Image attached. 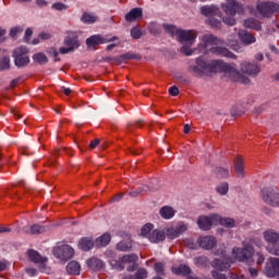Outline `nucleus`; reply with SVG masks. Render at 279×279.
Instances as JSON below:
<instances>
[{"label": "nucleus", "instance_id": "1", "mask_svg": "<svg viewBox=\"0 0 279 279\" xmlns=\"http://www.w3.org/2000/svg\"><path fill=\"white\" fill-rule=\"evenodd\" d=\"M189 73H192L194 77H204L206 75H210V73H230L231 75H235L238 82L241 84H250V77L241 75L234 66L223 62L222 60H211L206 61L204 57H197L195 59V64L190 65L187 68Z\"/></svg>", "mask_w": 279, "mask_h": 279}, {"label": "nucleus", "instance_id": "2", "mask_svg": "<svg viewBox=\"0 0 279 279\" xmlns=\"http://www.w3.org/2000/svg\"><path fill=\"white\" fill-rule=\"evenodd\" d=\"M162 27L165 32L170 34V36H177V40L183 45L181 52L184 53V56H193L191 47H193L195 38H197V32L178 29L175 26L170 24H163Z\"/></svg>", "mask_w": 279, "mask_h": 279}, {"label": "nucleus", "instance_id": "3", "mask_svg": "<svg viewBox=\"0 0 279 279\" xmlns=\"http://www.w3.org/2000/svg\"><path fill=\"white\" fill-rule=\"evenodd\" d=\"M221 9L227 14V16L222 19L223 23L226 25H230L231 27L236 25V20L234 16L243 12V5H241L235 0H227L226 3L221 4Z\"/></svg>", "mask_w": 279, "mask_h": 279}, {"label": "nucleus", "instance_id": "4", "mask_svg": "<svg viewBox=\"0 0 279 279\" xmlns=\"http://www.w3.org/2000/svg\"><path fill=\"white\" fill-rule=\"evenodd\" d=\"M63 45L65 47L59 49L61 54L71 53L75 51V49H80V36L77 35V32H66Z\"/></svg>", "mask_w": 279, "mask_h": 279}, {"label": "nucleus", "instance_id": "5", "mask_svg": "<svg viewBox=\"0 0 279 279\" xmlns=\"http://www.w3.org/2000/svg\"><path fill=\"white\" fill-rule=\"evenodd\" d=\"M243 247H233L232 255L235 260H239L240 263H244V260H247L248 258H252L254 255V246L251 243L243 242Z\"/></svg>", "mask_w": 279, "mask_h": 279}, {"label": "nucleus", "instance_id": "6", "mask_svg": "<svg viewBox=\"0 0 279 279\" xmlns=\"http://www.w3.org/2000/svg\"><path fill=\"white\" fill-rule=\"evenodd\" d=\"M29 50L25 46H21L16 48L13 52L14 63L15 66H19L21 69L22 66H27L29 64Z\"/></svg>", "mask_w": 279, "mask_h": 279}, {"label": "nucleus", "instance_id": "7", "mask_svg": "<svg viewBox=\"0 0 279 279\" xmlns=\"http://www.w3.org/2000/svg\"><path fill=\"white\" fill-rule=\"evenodd\" d=\"M262 199L268 206H279V191L277 187H266L262 190Z\"/></svg>", "mask_w": 279, "mask_h": 279}, {"label": "nucleus", "instance_id": "8", "mask_svg": "<svg viewBox=\"0 0 279 279\" xmlns=\"http://www.w3.org/2000/svg\"><path fill=\"white\" fill-rule=\"evenodd\" d=\"M219 223V215L211 214L209 216H201L197 219V226L201 230H209L213 228V225Z\"/></svg>", "mask_w": 279, "mask_h": 279}, {"label": "nucleus", "instance_id": "9", "mask_svg": "<svg viewBox=\"0 0 279 279\" xmlns=\"http://www.w3.org/2000/svg\"><path fill=\"white\" fill-rule=\"evenodd\" d=\"M114 40H119V37H104L101 35H93L86 39V45L88 49H93L97 47V45H106V43H114Z\"/></svg>", "mask_w": 279, "mask_h": 279}, {"label": "nucleus", "instance_id": "10", "mask_svg": "<svg viewBox=\"0 0 279 279\" xmlns=\"http://www.w3.org/2000/svg\"><path fill=\"white\" fill-rule=\"evenodd\" d=\"M257 11L262 16L269 19L274 12H279V4L275 2H262L257 4Z\"/></svg>", "mask_w": 279, "mask_h": 279}, {"label": "nucleus", "instance_id": "11", "mask_svg": "<svg viewBox=\"0 0 279 279\" xmlns=\"http://www.w3.org/2000/svg\"><path fill=\"white\" fill-rule=\"evenodd\" d=\"M73 254H74L73 247H71L68 244L57 246L53 248V255L57 258H60L61 260H69L73 258Z\"/></svg>", "mask_w": 279, "mask_h": 279}, {"label": "nucleus", "instance_id": "12", "mask_svg": "<svg viewBox=\"0 0 279 279\" xmlns=\"http://www.w3.org/2000/svg\"><path fill=\"white\" fill-rule=\"evenodd\" d=\"M264 271L268 278H275V276H279V258L270 257L268 263H266Z\"/></svg>", "mask_w": 279, "mask_h": 279}, {"label": "nucleus", "instance_id": "13", "mask_svg": "<svg viewBox=\"0 0 279 279\" xmlns=\"http://www.w3.org/2000/svg\"><path fill=\"white\" fill-rule=\"evenodd\" d=\"M186 230H189V227L184 225V222H181L174 228L167 229L166 236L171 240L178 239V236H180V234H184Z\"/></svg>", "mask_w": 279, "mask_h": 279}, {"label": "nucleus", "instance_id": "14", "mask_svg": "<svg viewBox=\"0 0 279 279\" xmlns=\"http://www.w3.org/2000/svg\"><path fill=\"white\" fill-rule=\"evenodd\" d=\"M27 254L32 263H35L36 265H40L39 267L40 271H46L45 263L47 262V257H41L40 254L34 250H29Z\"/></svg>", "mask_w": 279, "mask_h": 279}, {"label": "nucleus", "instance_id": "15", "mask_svg": "<svg viewBox=\"0 0 279 279\" xmlns=\"http://www.w3.org/2000/svg\"><path fill=\"white\" fill-rule=\"evenodd\" d=\"M242 73H246V75H251V77H256L258 73H260V65L256 63H247L244 62L241 64Z\"/></svg>", "mask_w": 279, "mask_h": 279}, {"label": "nucleus", "instance_id": "16", "mask_svg": "<svg viewBox=\"0 0 279 279\" xmlns=\"http://www.w3.org/2000/svg\"><path fill=\"white\" fill-rule=\"evenodd\" d=\"M210 53H215V56H221V58H230L231 60H236V54L229 51L226 47H211L209 49Z\"/></svg>", "mask_w": 279, "mask_h": 279}, {"label": "nucleus", "instance_id": "17", "mask_svg": "<svg viewBox=\"0 0 279 279\" xmlns=\"http://www.w3.org/2000/svg\"><path fill=\"white\" fill-rule=\"evenodd\" d=\"M197 242L203 250H213V247L217 245V239L210 235L201 236L198 238Z\"/></svg>", "mask_w": 279, "mask_h": 279}, {"label": "nucleus", "instance_id": "18", "mask_svg": "<svg viewBox=\"0 0 279 279\" xmlns=\"http://www.w3.org/2000/svg\"><path fill=\"white\" fill-rule=\"evenodd\" d=\"M233 168L236 178L243 180V178H245V166L243 165V158L236 157L233 161Z\"/></svg>", "mask_w": 279, "mask_h": 279}, {"label": "nucleus", "instance_id": "19", "mask_svg": "<svg viewBox=\"0 0 279 279\" xmlns=\"http://www.w3.org/2000/svg\"><path fill=\"white\" fill-rule=\"evenodd\" d=\"M166 239H167V233L162 230L156 229L148 234V240L150 241V243H161Z\"/></svg>", "mask_w": 279, "mask_h": 279}, {"label": "nucleus", "instance_id": "20", "mask_svg": "<svg viewBox=\"0 0 279 279\" xmlns=\"http://www.w3.org/2000/svg\"><path fill=\"white\" fill-rule=\"evenodd\" d=\"M230 263H232V258L228 257L225 259H214L213 267L214 269H219V271H226V269H230Z\"/></svg>", "mask_w": 279, "mask_h": 279}, {"label": "nucleus", "instance_id": "21", "mask_svg": "<svg viewBox=\"0 0 279 279\" xmlns=\"http://www.w3.org/2000/svg\"><path fill=\"white\" fill-rule=\"evenodd\" d=\"M87 266L92 271H100V269H104L106 267V264H104V260L97 258V257H92L87 259Z\"/></svg>", "mask_w": 279, "mask_h": 279}, {"label": "nucleus", "instance_id": "22", "mask_svg": "<svg viewBox=\"0 0 279 279\" xmlns=\"http://www.w3.org/2000/svg\"><path fill=\"white\" fill-rule=\"evenodd\" d=\"M264 239L270 245H276L279 241V233L274 231V229H268L264 232Z\"/></svg>", "mask_w": 279, "mask_h": 279}, {"label": "nucleus", "instance_id": "23", "mask_svg": "<svg viewBox=\"0 0 279 279\" xmlns=\"http://www.w3.org/2000/svg\"><path fill=\"white\" fill-rule=\"evenodd\" d=\"M143 17V9L134 8L129 13L125 14V21L128 23H132V21H136V19Z\"/></svg>", "mask_w": 279, "mask_h": 279}, {"label": "nucleus", "instance_id": "24", "mask_svg": "<svg viewBox=\"0 0 279 279\" xmlns=\"http://www.w3.org/2000/svg\"><path fill=\"white\" fill-rule=\"evenodd\" d=\"M201 13L209 19L213 16H218L219 8L215 5H204L201 8Z\"/></svg>", "mask_w": 279, "mask_h": 279}, {"label": "nucleus", "instance_id": "25", "mask_svg": "<svg viewBox=\"0 0 279 279\" xmlns=\"http://www.w3.org/2000/svg\"><path fill=\"white\" fill-rule=\"evenodd\" d=\"M239 38L244 45H253V43H256V37L247 31H240Z\"/></svg>", "mask_w": 279, "mask_h": 279}, {"label": "nucleus", "instance_id": "26", "mask_svg": "<svg viewBox=\"0 0 279 279\" xmlns=\"http://www.w3.org/2000/svg\"><path fill=\"white\" fill-rule=\"evenodd\" d=\"M78 247L83 250V252H89V250L95 247V242H93V238H83L78 242Z\"/></svg>", "mask_w": 279, "mask_h": 279}, {"label": "nucleus", "instance_id": "27", "mask_svg": "<svg viewBox=\"0 0 279 279\" xmlns=\"http://www.w3.org/2000/svg\"><path fill=\"white\" fill-rule=\"evenodd\" d=\"M25 234H43L45 232V227L39 225L26 226L23 228Z\"/></svg>", "mask_w": 279, "mask_h": 279}, {"label": "nucleus", "instance_id": "28", "mask_svg": "<svg viewBox=\"0 0 279 279\" xmlns=\"http://www.w3.org/2000/svg\"><path fill=\"white\" fill-rule=\"evenodd\" d=\"M244 27H246L248 29H255L256 32H260L263 29V26L260 25V22H258L254 17L246 19L244 21Z\"/></svg>", "mask_w": 279, "mask_h": 279}, {"label": "nucleus", "instance_id": "29", "mask_svg": "<svg viewBox=\"0 0 279 279\" xmlns=\"http://www.w3.org/2000/svg\"><path fill=\"white\" fill-rule=\"evenodd\" d=\"M159 215L162 219H173L175 217V210L171 206H163L160 208Z\"/></svg>", "mask_w": 279, "mask_h": 279}, {"label": "nucleus", "instance_id": "30", "mask_svg": "<svg viewBox=\"0 0 279 279\" xmlns=\"http://www.w3.org/2000/svg\"><path fill=\"white\" fill-rule=\"evenodd\" d=\"M111 239L112 238L110 236V233H104L98 239H96V247H106L110 244Z\"/></svg>", "mask_w": 279, "mask_h": 279}, {"label": "nucleus", "instance_id": "31", "mask_svg": "<svg viewBox=\"0 0 279 279\" xmlns=\"http://www.w3.org/2000/svg\"><path fill=\"white\" fill-rule=\"evenodd\" d=\"M202 41L205 45H221V40H219V38H217V36L213 35V34H205L202 37Z\"/></svg>", "mask_w": 279, "mask_h": 279}, {"label": "nucleus", "instance_id": "32", "mask_svg": "<svg viewBox=\"0 0 279 279\" xmlns=\"http://www.w3.org/2000/svg\"><path fill=\"white\" fill-rule=\"evenodd\" d=\"M117 250L119 252H130L132 250V240H122L117 244Z\"/></svg>", "mask_w": 279, "mask_h": 279}, {"label": "nucleus", "instance_id": "33", "mask_svg": "<svg viewBox=\"0 0 279 279\" xmlns=\"http://www.w3.org/2000/svg\"><path fill=\"white\" fill-rule=\"evenodd\" d=\"M68 274L72 276H80V263L77 262H70L66 266Z\"/></svg>", "mask_w": 279, "mask_h": 279}, {"label": "nucleus", "instance_id": "34", "mask_svg": "<svg viewBox=\"0 0 279 279\" xmlns=\"http://www.w3.org/2000/svg\"><path fill=\"white\" fill-rule=\"evenodd\" d=\"M142 56L141 54H136L134 52H126L122 56H120L117 60V62H123V60H142Z\"/></svg>", "mask_w": 279, "mask_h": 279}, {"label": "nucleus", "instance_id": "35", "mask_svg": "<svg viewBox=\"0 0 279 279\" xmlns=\"http://www.w3.org/2000/svg\"><path fill=\"white\" fill-rule=\"evenodd\" d=\"M172 271L178 276H180V274H182V276H189L191 274V267L187 265H179L178 268H172Z\"/></svg>", "mask_w": 279, "mask_h": 279}, {"label": "nucleus", "instance_id": "36", "mask_svg": "<svg viewBox=\"0 0 279 279\" xmlns=\"http://www.w3.org/2000/svg\"><path fill=\"white\" fill-rule=\"evenodd\" d=\"M136 260H138V255L136 254H128V255H124L120 258V263L122 264H129V263H136Z\"/></svg>", "mask_w": 279, "mask_h": 279}, {"label": "nucleus", "instance_id": "37", "mask_svg": "<svg viewBox=\"0 0 279 279\" xmlns=\"http://www.w3.org/2000/svg\"><path fill=\"white\" fill-rule=\"evenodd\" d=\"M81 21L83 23H87V24H90V23H97V16L93 13H83L82 17H81Z\"/></svg>", "mask_w": 279, "mask_h": 279}, {"label": "nucleus", "instance_id": "38", "mask_svg": "<svg viewBox=\"0 0 279 279\" xmlns=\"http://www.w3.org/2000/svg\"><path fill=\"white\" fill-rule=\"evenodd\" d=\"M218 223L225 226V228H234V219L232 218H221V216H219Z\"/></svg>", "mask_w": 279, "mask_h": 279}, {"label": "nucleus", "instance_id": "39", "mask_svg": "<svg viewBox=\"0 0 279 279\" xmlns=\"http://www.w3.org/2000/svg\"><path fill=\"white\" fill-rule=\"evenodd\" d=\"M33 60L35 62H38V64H47V62H48L47 54L43 53V52H38V53L34 54Z\"/></svg>", "mask_w": 279, "mask_h": 279}, {"label": "nucleus", "instance_id": "40", "mask_svg": "<svg viewBox=\"0 0 279 279\" xmlns=\"http://www.w3.org/2000/svg\"><path fill=\"white\" fill-rule=\"evenodd\" d=\"M154 270L157 276H167V272H165V264H162V262L155 263Z\"/></svg>", "mask_w": 279, "mask_h": 279}, {"label": "nucleus", "instance_id": "41", "mask_svg": "<svg viewBox=\"0 0 279 279\" xmlns=\"http://www.w3.org/2000/svg\"><path fill=\"white\" fill-rule=\"evenodd\" d=\"M10 69V57L0 59V71H8Z\"/></svg>", "mask_w": 279, "mask_h": 279}, {"label": "nucleus", "instance_id": "42", "mask_svg": "<svg viewBox=\"0 0 279 279\" xmlns=\"http://www.w3.org/2000/svg\"><path fill=\"white\" fill-rule=\"evenodd\" d=\"M154 228V225L151 223H147L145 225L142 230H141V234L142 236H147L149 239V234H151V230Z\"/></svg>", "mask_w": 279, "mask_h": 279}, {"label": "nucleus", "instance_id": "43", "mask_svg": "<svg viewBox=\"0 0 279 279\" xmlns=\"http://www.w3.org/2000/svg\"><path fill=\"white\" fill-rule=\"evenodd\" d=\"M229 190L230 186L226 182L217 186V193H219V195H228Z\"/></svg>", "mask_w": 279, "mask_h": 279}, {"label": "nucleus", "instance_id": "44", "mask_svg": "<svg viewBox=\"0 0 279 279\" xmlns=\"http://www.w3.org/2000/svg\"><path fill=\"white\" fill-rule=\"evenodd\" d=\"M148 32H150V34H154L156 36V34H160V25H158L157 23H150L148 25Z\"/></svg>", "mask_w": 279, "mask_h": 279}, {"label": "nucleus", "instance_id": "45", "mask_svg": "<svg viewBox=\"0 0 279 279\" xmlns=\"http://www.w3.org/2000/svg\"><path fill=\"white\" fill-rule=\"evenodd\" d=\"M210 27H213L214 29H221V21L215 19V17H210L208 21Z\"/></svg>", "mask_w": 279, "mask_h": 279}, {"label": "nucleus", "instance_id": "46", "mask_svg": "<svg viewBox=\"0 0 279 279\" xmlns=\"http://www.w3.org/2000/svg\"><path fill=\"white\" fill-rule=\"evenodd\" d=\"M216 174L218 175V178H229L230 172L226 168H217Z\"/></svg>", "mask_w": 279, "mask_h": 279}, {"label": "nucleus", "instance_id": "47", "mask_svg": "<svg viewBox=\"0 0 279 279\" xmlns=\"http://www.w3.org/2000/svg\"><path fill=\"white\" fill-rule=\"evenodd\" d=\"M147 278V270L145 268H140L135 272V279H145Z\"/></svg>", "mask_w": 279, "mask_h": 279}, {"label": "nucleus", "instance_id": "48", "mask_svg": "<svg viewBox=\"0 0 279 279\" xmlns=\"http://www.w3.org/2000/svg\"><path fill=\"white\" fill-rule=\"evenodd\" d=\"M195 265L198 267H203V265H206L208 263V258L204 256H199L194 258Z\"/></svg>", "mask_w": 279, "mask_h": 279}, {"label": "nucleus", "instance_id": "49", "mask_svg": "<svg viewBox=\"0 0 279 279\" xmlns=\"http://www.w3.org/2000/svg\"><path fill=\"white\" fill-rule=\"evenodd\" d=\"M131 36L132 38H134L135 40H138V38H141V36H143V33H141V29H138L137 27H133L131 29Z\"/></svg>", "mask_w": 279, "mask_h": 279}, {"label": "nucleus", "instance_id": "50", "mask_svg": "<svg viewBox=\"0 0 279 279\" xmlns=\"http://www.w3.org/2000/svg\"><path fill=\"white\" fill-rule=\"evenodd\" d=\"M52 9L58 10V11H62V10H66V7L62 2H57V3L52 4Z\"/></svg>", "mask_w": 279, "mask_h": 279}, {"label": "nucleus", "instance_id": "51", "mask_svg": "<svg viewBox=\"0 0 279 279\" xmlns=\"http://www.w3.org/2000/svg\"><path fill=\"white\" fill-rule=\"evenodd\" d=\"M169 94L172 95V97H178L180 95V89L177 86H172L169 88Z\"/></svg>", "mask_w": 279, "mask_h": 279}, {"label": "nucleus", "instance_id": "52", "mask_svg": "<svg viewBox=\"0 0 279 279\" xmlns=\"http://www.w3.org/2000/svg\"><path fill=\"white\" fill-rule=\"evenodd\" d=\"M177 80H178V82H180V84H185V85L191 84V80H189V77L183 76V75L178 76Z\"/></svg>", "mask_w": 279, "mask_h": 279}, {"label": "nucleus", "instance_id": "53", "mask_svg": "<svg viewBox=\"0 0 279 279\" xmlns=\"http://www.w3.org/2000/svg\"><path fill=\"white\" fill-rule=\"evenodd\" d=\"M269 254H274L275 256H279V246L271 247L270 245L267 246Z\"/></svg>", "mask_w": 279, "mask_h": 279}, {"label": "nucleus", "instance_id": "54", "mask_svg": "<svg viewBox=\"0 0 279 279\" xmlns=\"http://www.w3.org/2000/svg\"><path fill=\"white\" fill-rule=\"evenodd\" d=\"M185 245H186L190 250H197V244H195V242H193V240H186V241H185Z\"/></svg>", "mask_w": 279, "mask_h": 279}, {"label": "nucleus", "instance_id": "55", "mask_svg": "<svg viewBox=\"0 0 279 279\" xmlns=\"http://www.w3.org/2000/svg\"><path fill=\"white\" fill-rule=\"evenodd\" d=\"M143 191H147L146 189H137L136 191L130 192L131 197H138Z\"/></svg>", "mask_w": 279, "mask_h": 279}, {"label": "nucleus", "instance_id": "56", "mask_svg": "<svg viewBox=\"0 0 279 279\" xmlns=\"http://www.w3.org/2000/svg\"><path fill=\"white\" fill-rule=\"evenodd\" d=\"M21 32H23V29H21L20 27H14L11 29L10 36H12V38H14L17 34H21Z\"/></svg>", "mask_w": 279, "mask_h": 279}, {"label": "nucleus", "instance_id": "57", "mask_svg": "<svg viewBox=\"0 0 279 279\" xmlns=\"http://www.w3.org/2000/svg\"><path fill=\"white\" fill-rule=\"evenodd\" d=\"M99 143H101V141L99 138L93 140L89 143V149H95L97 147V145H99Z\"/></svg>", "mask_w": 279, "mask_h": 279}, {"label": "nucleus", "instance_id": "58", "mask_svg": "<svg viewBox=\"0 0 279 279\" xmlns=\"http://www.w3.org/2000/svg\"><path fill=\"white\" fill-rule=\"evenodd\" d=\"M256 256H257V265H263V263H265V256L260 253H257Z\"/></svg>", "mask_w": 279, "mask_h": 279}, {"label": "nucleus", "instance_id": "59", "mask_svg": "<svg viewBox=\"0 0 279 279\" xmlns=\"http://www.w3.org/2000/svg\"><path fill=\"white\" fill-rule=\"evenodd\" d=\"M228 45H229L230 47H232L233 51H239V45H238L236 41H231V40H229V41H228Z\"/></svg>", "mask_w": 279, "mask_h": 279}, {"label": "nucleus", "instance_id": "60", "mask_svg": "<svg viewBox=\"0 0 279 279\" xmlns=\"http://www.w3.org/2000/svg\"><path fill=\"white\" fill-rule=\"evenodd\" d=\"M39 38H41V40H49V38H51V34H49V33H40L39 34Z\"/></svg>", "mask_w": 279, "mask_h": 279}, {"label": "nucleus", "instance_id": "61", "mask_svg": "<svg viewBox=\"0 0 279 279\" xmlns=\"http://www.w3.org/2000/svg\"><path fill=\"white\" fill-rule=\"evenodd\" d=\"M26 274H28V276H37L38 270H36L35 268H27Z\"/></svg>", "mask_w": 279, "mask_h": 279}, {"label": "nucleus", "instance_id": "62", "mask_svg": "<svg viewBox=\"0 0 279 279\" xmlns=\"http://www.w3.org/2000/svg\"><path fill=\"white\" fill-rule=\"evenodd\" d=\"M263 110H265V108L263 106L259 107H255L254 109V114H263Z\"/></svg>", "mask_w": 279, "mask_h": 279}, {"label": "nucleus", "instance_id": "63", "mask_svg": "<svg viewBox=\"0 0 279 279\" xmlns=\"http://www.w3.org/2000/svg\"><path fill=\"white\" fill-rule=\"evenodd\" d=\"M32 34H34V32L31 28H27L25 31V39L29 40V38H32Z\"/></svg>", "mask_w": 279, "mask_h": 279}, {"label": "nucleus", "instance_id": "64", "mask_svg": "<svg viewBox=\"0 0 279 279\" xmlns=\"http://www.w3.org/2000/svg\"><path fill=\"white\" fill-rule=\"evenodd\" d=\"M248 271L252 278H256V276H258V270H256V268H250Z\"/></svg>", "mask_w": 279, "mask_h": 279}]
</instances>
